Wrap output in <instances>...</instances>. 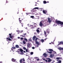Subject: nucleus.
Listing matches in <instances>:
<instances>
[{
    "label": "nucleus",
    "mask_w": 63,
    "mask_h": 63,
    "mask_svg": "<svg viewBox=\"0 0 63 63\" xmlns=\"http://www.w3.org/2000/svg\"><path fill=\"white\" fill-rule=\"evenodd\" d=\"M47 38H46L45 39H44L45 40H47Z\"/></svg>",
    "instance_id": "nucleus-55"
},
{
    "label": "nucleus",
    "mask_w": 63,
    "mask_h": 63,
    "mask_svg": "<svg viewBox=\"0 0 63 63\" xmlns=\"http://www.w3.org/2000/svg\"><path fill=\"white\" fill-rule=\"evenodd\" d=\"M28 51V50H27V49H26V52H27Z\"/></svg>",
    "instance_id": "nucleus-46"
},
{
    "label": "nucleus",
    "mask_w": 63,
    "mask_h": 63,
    "mask_svg": "<svg viewBox=\"0 0 63 63\" xmlns=\"http://www.w3.org/2000/svg\"><path fill=\"white\" fill-rule=\"evenodd\" d=\"M23 23H21V26H22V27H23Z\"/></svg>",
    "instance_id": "nucleus-28"
},
{
    "label": "nucleus",
    "mask_w": 63,
    "mask_h": 63,
    "mask_svg": "<svg viewBox=\"0 0 63 63\" xmlns=\"http://www.w3.org/2000/svg\"><path fill=\"white\" fill-rule=\"evenodd\" d=\"M60 24H61V25H63V22L61 21Z\"/></svg>",
    "instance_id": "nucleus-18"
},
{
    "label": "nucleus",
    "mask_w": 63,
    "mask_h": 63,
    "mask_svg": "<svg viewBox=\"0 0 63 63\" xmlns=\"http://www.w3.org/2000/svg\"><path fill=\"white\" fill-rule=\"evenodd\" d=\"M30 17H31V18H34V16H31Z\"/></svg>",
    "instance_id": "nucleus-31"
},
{
    "label": "nucleus",
    "mask_w": 63,
    "mask_h": 63,
    "mask_svg": "<svg viewBox=\"0 0 63 63\" xmlns=\"http://www.w3.org/2000/svg\"><path fill=\"white\" fill-rule=\"evenodd\" d=\"M48 21L49 23H50L51 22V20H50V18H48Z\"/></svg>",
    "instance_id": "nucleus-5"
},
{
    "label": "nucleus",
    "mask_w": 63,
    "mask_h": 63,
    "mask_svg": "<svg viewBox=\"0 0 63 63\" xmlns=\"http://www.w3.org/2000/svg\"><path fill=\"white\" fill-rule=\"evenodd\" d=\"M43 13L45 14H46V12L45 11V10H44L43 11Z\"/></svg>",
    "instance_id": "nucleus-24"
},
{
    "label": "nucleus",
    "mask_w": 63,
    "mask_h": 63,
    "mask_svg": "<svg viewBox=\"0 0 63 63\" xmlns=\"http://www.w3.org/2000/svg\"><path fill=\"white\" fill-rule=\"evenodd\" d=\"M24 40L26 41V42H27V39L26 38H25L24 39Z\"/></svg>",
    "instance_id": "nucleus-21"
},
{
    "label": "nucleus",
    "mask_w": 63,
    "mask_h": 63,
    "mask_svg": "<svg viewBox=\"0 0 63 63\" xmlns=\"http://www.w3.org/2000/svg\"><path fill=\"white\" fill-rule=\"evenodd\" d=\"M7 40H8L9 41H11L12 40L10 38H8V37L6 38Z\"/></svg>",
    "instance_id": "nucleus-16"
},
{
    "label": "nucleus",
    "mask_w": 63,
    "mask_h": 63,
    "mask_svg": "<svg viewBox=\"0 0 63 63\" xmlns=\"http://www.w3.org/2000/svg\"><path fill=\"white\" fill-rule=\"evenodd\" d=\"M33 54V52H31V55H32Z\"/></svg>",
    "instance_id": "nucleus-33"
},
{
    "label": "nucleus",
    "mask_w": 63,
    "mask_h": 63,
    "mask_svg": "<svg viewBox=\"0 0 63 63\" xmlns=\"http://www.w3.org/2000/svg\"><path fill=\"white\" fill-rule=\"evenodd\" d=\"M41 41L42 42H44V39H41Z\"/></svg>",
    "instance_id": "nucleus-26"
},
{
    "label": "nucleus",
    "mask_w": 63,
    "mask_h": 63,
    "mask_svg": "<svg viewBox=\"0 0 63 63\" xmlns=\"http://www.w3.org/2000/svg\"><path fill=\"white\" fill-rule=\"evenodd\" d=\"M18 39H20V37H18Z\"/></svg>",
    "instance_id": "nucleus-53"
},
{
    "label": "nucleus",
    "mask_w": 63,
    "mask_h": 63,
    "mask_svg": "<svg viewBox=\"0 0 63 63\" xmlns=\"http://www.w3.org/2000/svg\"><path fill=\"white\" fill-rule=\"evenodd\" d=\"M35 42L37 45H39V42H37V41H35Z\"/></svg>",
    "instance_id": "nucleus-11"
},
{
    "label": "nucleus",
    "mask_w": 63,
    "mask_h": 63,
    "mask_svg": "<svg viewBox=\"0 0 63 63\" xmlns=\"http://www.w3.org/2000/svg\"><path fill=\"white\" fill-rule=\"evenodd\" d=\"M43 56L45 57H47V54H46V53H44L43 54Z\"/></svg>",
    "instance_id": "nucleus-6"
},
{
    "label": "nucleus",
    "mask_w": 63,
    "mask_h": 63,
    "mask_svg": "<svg viewBox=\"0 0 63 63\" xmlns=\"http://www.w3.org/2000/svg\"><path fill=\"white\" fill-rule=\"evenodd\" d=\"M43 3L44 4H47V1H46L44 0V1H43Z\"/></svg>",
    "instance_id": "nucleus-20"
},
{
    "label": "nucleus",
    "mask_w": 63,
    "mask_h": 63,
    "mask_svg": "<svg viewBox=\"0 0 63 63\" xmlns=\"http://www.w3.org/2000/svg\"><path fill=\"white\" fill-rule=\"evenodd\" d=\"M23 43L24 44H26V42H25V41H23Z\"/></svg>",
    "instance_id": "nucleus-30"
},
{
    "label": "nucleus",
    "mask_w": 63,
    "mask_h": 63,
    "mask_svg": "<svg viewBox=\"0 0 63 63\" xmlns=\"http://www.w3.org/2000/svg\"><path fill=\"white\" fill-rule=\"evenodd\" d=\"M50 57H52V55H50Z\"/></svg>",
    "instance_id": "nucleus-49"
},
{
    "label": "nucleus",
    "mask_w": 63,
    "mask_h": 63,
    "mask_svg": "<svg viewBox=\"0 0 63 63\" xmlns=\"http://www.w3.org/2000/svg\"><path fill=\"white\" fill-rule=\"evenodd\" d=\"M53 52H54V54L55 53H56V52L53 51Z\"/></svg>",
    "instance_id": "nucleus-41"
},
{
    "label": "nucleus",
    "mask_w": 63,
    "mask_h": 63,
    "mask_svg": "<svg viewBox=\"0 0 63 63\" xmlns=\"http://www.w3.org/2000/svg\"><path fill=\"white\" fill-rule=\"evenodd\" d=\"M39 25L40 26H43V23L42 22H40V23Z\"/></svg>",
    "instance_id": "nucleus-7"
},
{
    "label": "nucleus",
    "mask_w": 63,
    "mask_h": 63,
    "mask_svg": "<svg viewBox=\"0 0 63 63\" xmlns=\"http://www.w3.org/2000/svg\"><path fill=\"white\" fill-rule=\"evenodd\" d=\"M32 49H35V47H32Z\"/></svg>",
    "instance_id": "nucleus-37"
},
{
    "label": "nucleus",
    "mask_w": 63,
    "mask_h": 63,
    "mask_svg": "<svg viewBox=\"0 0 63 63\" xmlns=\"http://www.w3.org/2000/svg\"><path fill=\"white\" fill-rule=\"evenodd\" d=\"M20 22V23H21V20H20L19 21Z\"/></svg>",
    "instance_id": "nucleus-35"
},
{
    "label": "nucleus",
    "mask_w": 63,
    "mask_h": 63,
    "mask_svg": "<svg viewBox=\"0 0 63 63\" xmlns=\"http://www.w3.org/2000/svg\"><path fill=\"white\" fill-rule=\"evenodd\" d=\"M35 6H37V5L36 4V5H35Z\"/></svg>",
    "instance_id": "nucleus-58"
},
{
    "label": "nucleus",
    "mask_w": 63,
    "mask_h": 63,
    "mask_svg": "<svg viewBox=\"0 0 63 63\" xmlns=\"http://www.w3.org/2000/svg\"><path fill=\"white\" fill-rule=\"evenodd\" d=\"M38 29H40V28H38Z\"/></svg>",
    "instance_id": "nucleus-61"
},
{
    "label": "nucleus",
    "mask_w": 63,
    "mask_h": 63,
    "mask_svg": "<svg viewBox=\"0 0 63 63\" xmlns=\"http://www.w3.org/2000/svg\"><path fill=\"white\" fill-rule=\"evenodd\" d=\"M26 33H24V34H23V35H24V36H25V35H26Z\"/></svg>",
    "instance_id": "nucleus-40"
},
{
    "label": "nucleus",
    "mask_w": 63,
    "mask_h": 63,
    "mask_svg": "<svg viewBox=\"0 0 63 63\" xmlns=\"http://www.w3.org/2000/svg\"><path fill=\"white\" fill-rule=\"evenodd\" d=\"M16 48H19V46L17 45H16Z\"/></svg>",
    "instance_id": "nucleus-19"
},
{
    "label": "nucleus",
    "mask_w": 63,
    "mask_h": 63,
    "mask_svg": "<svg viewBox=\"0 0 63 63\" xmlns=\"http://www.w3.org/2000/svg\"><path fill=\"white\" fill-rule=\"evenodd\" d=\"M12 61L13 62H15V61H16V60H15L14 58H12Z\"/></svg>",
    "instance_id": "nucleus-13"
},
{
    "label": "nucleus",
    "mask_w": 63,
    "mask_h": 63,
    "mask_svg": "<svg viewBox=\"0 0 63 63\" xmlns=\"http://www.w3.org/2000/svg\"><path fill=\"white\" fill-rule=\"evenodd\" d=\"M0 63H3V62L1 61V62H0Z\"/></svg>",
    "instance_id": "nucleus-52"
},
{
    "label": "nucleus",
    "mask_w": 63,
    "mask_h": 63,
    "mask_svg": "<svg viewBox=\"0 0 63 63\" xmlns=\"http://www.w3.org/2000/svg\"><path fill=\"white\" fill-rule=\"evenodd\" d=\"M12 48H16V47H12Z\"/></svg>",
    "instance_id": "nucleus-39"
},
{
    "label": "nucleus",
    "mask_w": 63,
    "mask_h": 63,
    "mask_svg": "<svg viewBox=\"0 0 63 63\" xmlns=\"http://www.w3.org/2000/svg\"><path fill=\"white\" fill-rule=\"evenodd\" d=\"M9 35L10 38H11V39H13V36H12V34L9 33Z\"/></svg>",
    "instance_id": "nucleus-4"
},
{
    "label": "nucleus",
    "mask_w": 63,
    "mask_h": 63,
    "mask_svg": "<svg viewBox=\"0 0 63 63\" xmlns=\"http://www.w3.org/2000/svg\"><path fill=\"white\" fill-rule=\"evenodd\" d=\"M61 59V58L60 57H57L56 58V59L57 60H59V59Z\"/></svg>",
    "instance_id": "nucleus-14"
},
{
    "label": "nucleus",
    "mask_w": 63,
    "mask_h": 63,
    "mask_svg": "<svg viewBox=\"0 0 63 63\" xmlns=\"http://www.w3.org/2000/svg\"><path fill=\"white\" fill-rule=\"evenodd\" d=\"M49 44H51V43H49Z\"/></svg>",
    "instance_id": "nucleus-64"
},
{
    "label": "nucleus",
    "mask_w": 63,
    "mask_h": 63,
    "mask_svg": "<svg viewBox=\"0 0 63 63\" xmlns=\"http://www.w3.org/2000/svg\"><path fill=\"white\" fill-rule=\"evenodd\" d=\"M43 60H45V59H43Z\"/></svg>",
    "instance_id": "nucleus-54"
},
{
    "label": "nucleus",
    "mask_w": 63,
    "mask_h": 63,
    "mask_svg": "<svg viewBox=\"0 0 63 63\" xmlns=\"http://www.w3.org/2000/svg\"><path fill=\"white\" fill-rule=\"evenodd\" d=\"M44 33L45 34H47V32H46L45 31H44Z\"/></svg>",
    "instance_id": "nucleus-29"
},
{
    "label": "nucleus",
    "mask_w": 63,
    "mask_h": 63,
    "mask_svg": "<svg viewBox=\"0 0 63 63\" xmlns=\"http://www.w3.org/2000/svg\"><path fill=\"white\" fill-rule=\"evenodd\" d=\"M34 24H36V23H34Z\"/></svg>",
    "instance_id": "nucleus-62"
},
{
    "label": "nucleus",
    "mask_w": 63,
    "mask_h": 63,
    "mask_svg": "<svg viewBox=\"0 0 63 63\" xmlns=\"http://www.w3.org/2000/svg\"><path fill=\"white\" fill-rule=\"evenodd\" d=\"M35 25H30L28 26L29 27H31V29H33V28H34V27H35Z\"/></svg>",
    "instance_id": "nucleus-1"
},
{
    "label": "nucleus",
    "mask_w": 63,
    "mask_h": 63,
    "mask_svg": "<svg viewBox=\"0 0 63 63\" xmlns=\"http://www.w3.org/2000/svg\"><path fill=\"white\" fill-rule=\"evenodd\" d=\"M51 43L52 44H54L53 42H51Z\"/></svg>",
    "instance_id": "nucleus-51"
},
{
    "label": "nucleus",
    "mask_w": 63,
    "mask_h": 63,
    "mask_svg": "<svg viewBox=\"0 0 63 63\" xmlns=\"http://www.w3.org/2000/svg\"><path fill=\"white\" fill-rule=\"evenodd\" d=\"M23 49H25H25H26V48H25V47H23Z\"/></svg>",
    "instance_id": "nucleus-36"
},
{
    "label": "nucleus",
    "mask_w": 63,
    "mask_h": 63,
    "mask_svg": "<svg viewBox=\"0 0 63 63\" xmlns=\"http://www.w3.org/2000/svg\"><path fill=\"white\" fill-rule=\"evenodd\" d=\"M36 38V36H34L32 37V39L33 41L34 40H35V38Z\"/></svg>",
    "instance_id": "nucleus-10"
},
{
    "label": "nucleus",
    "mask_w": 63,
    "mask_h": 63,
    "mask_svg": "<svg viewBox=\"0 0 63 63\" xmlns=\"http://www.w3.org/2000/svg\"><path fill=\"white\" fill-rule=\"evenodd\" d=\"M36 31L37 33H39L40 32V31H39V30L38 29L36 30Z\"/></svg>",
    "instance_id": "nucleus-22"
},
{
    "label": "nucleus",
    "mask_w": 63,
    "mask_h": 63,
    "mask_svg": "<svg viewBox=\"0 0 63 63\" xmlns=\"http://www.w3.org/2000/svg\"><path fill=\"white\" fill-rule=\"evenodd\" d=\"M47 3H49V2L47 1Z\"/></svg>",
    "instance_id": "nucleus-56"
},
{
    "label": "nucleus",
    "mask_w": 63,
    "mask_h": 63,
    "mask_svg": "<svg viewBox=\"0 0 63 63\" xmlns=\"http://www.w3.org/2000/svg\"><path fill=\"white\" fill-rule=\"evenodd\" d=\"M20 32H21H21H22V31H20Z\"/></svg>",
    "instance_id": "nucleus-60"
},
{
    "label": "nucleus",
    "mask_w": 63,
    "mask_h": 63,
    "mask_svg": "<svg viewBox=\"0 0 63 63\" xmlns=\"http://www.w3.org/2000/svg\"><path fill=\"white\" fill-rule=\"evenodd\" d=\"M61 21H60L57 20L56 21V22L57 24H59L60 23Z\"/></svg>",
    "instance_id": "nucleus-3"
},
{
    "label": "nucleus",
    "mask_w": 63,
    "mask_h": 63,
    "mask_svg": "<svg viewBox=\"0 0 63 63\" xmlns=\"http://www.w3.org/2000/svg\"><path fill=\"white\" fill-rule=\"evenodd\" d=\"M45 61L46 62H47V60H45Z\"/></svg>",
    "instance_id": "nucleus-47"
},
{
    "label": "nucleus",
    "mask_w": 63,
    "mask_h": 63,
    "mask_svg": "<svg viewBox=\"0 0 63 63\" xmlns=\"http://www.w3.org/2000/svg\"><path fill=\"white\" fill-rule=\"evenodd\" d=\"M47 31L46 32H47V33L48 34H49V32L48 31V30L47 29Z\"/></svg>",
    "instance_id": "nucleus-23"
},
{
    "label": "nucleus",
    "mask_w": 63,
    "mask_h": 63,
    "mask_svg": "<svg viewBox=\"0 0 63 63\" xmlns=\"http://www.w3.org/2000/svg\"><path fill=\"white\" fill-rule=\"evenodd\" d=\"M30 44L29 43H28V46H27V47H30Z\"/></svg>",
    "instance_id": "nucleus-17"
},
{
    "label": "nucleus",
    "mask_w": 63,
    "mask_h": 63,
    "mask_svg": "<svg viewBox=\"0 0 63 63\" xmlns=\"http://www.w3.org/2000/svg\"><path fill=\"white\" fill-rule=\"evenodd\" d=\"M39 9V8L38 7H35L33 9Z\"/></svg>",
    "instance_id": "nucleus-25"
},
{
    "label": "nucleus",
    "mask_w": 63,
    "mask_h": 63,
    "mask_svg": "<svg viewBox=\"0 0 63 63\" xmlns=\"http://www.w3.org/2000/svg\"><path fill=\"white\" fill-rule=\"evenodd\" d=\"M21 36H22V37H23H23H24V38H25V36L23 35H22Z\"/></svg>",
    "instance_id": "nucleus-38"
},
{
    "label": "nucleus",
    "mask_w": 63,
    "mask_h": 63,
    "mask_svg": "<svg viewBox=\"0 0 63 63\" xmlns=\"http://www.w3.org/2000/svg\"><path fill=\"white\" fill-rule=\"evenodd\" d=\"M29 41H30V42L32 41V40H31V39H29Z\"/></svg>",
    "instance_id": "nucleus-42"
},
{
    "label": "nucleus",
    "mask_w": 63,
    "mask_h": 63,
    "mask_svg": "<svg viewBox=\"0 0 63 63\" xmlns=\"http://www.w3.org/2000/svg\"><path fill=\"white\" fill-rule=\"evenodd\" d=\"M45 36L46 37H47V34H45Z\"/></svg>",
    "instance_id": "nucleus-43"
},
{
    "label": "nucleus",
    "mask_w": 63,
    "mask_h": 63,
    "mask_svg": "<svg viewBox=\"0 0 63 63\" xmlns=\"http://www.w3.org/2000/svg\"><path fill=\"white\" fill-rule=\"evenodd\" d=\"M19 50L20 51V52H22V53H23V50L22 49H20Z\"/></svg>",
    "instance_id": "nucleus-12"
},
{
    "label": "nucleus",
    "mask_w": 63,
    "mask_h": 63,
    "mask_svg": "<svg viewBox=\"0 0 63 63\" xmlns=\"http://www.w3.org/2000/svg\"><path fill=\"white\" fill-rule=\"evenodd\" d=\"M21 40H23V38L22 37L21 38Z\"/></svg>",
    "instance_id": "nucleus-45"
},
{
    "label": "nucleus",
    "mask_w": 63,
    "mask_h": 63,
    "mask_svg": "<svg viewBox=\"0 0 63 63\" xmlns=\"http://www.w3.org/2000/svg\"><path fill=\"white\" fill-rule=\"evenodd\" d=\"M6 3H8V0H6Z\"/></svg>",
    "instance_id": "nucleus-48"
},
{
    "label": "nucleus",
    "mask_w": 63,
    "mask_h": 63,
    "mask_svg": "<svg viewBox=\"0 0 63 63\" xmlns=\"http://www.w3.org/2000/svg\"><path fill=\"white\" fill-rule=\"evenodd\" d=\"M26 14L27 15H26L27 16L28 15H29V14H31V13H26Z\"/></svg>",
    "instance_id": "nucleus-27"
},
{
    "label": "nucleus",
    "mask_w": 63,
    "mask_h": 63,
    "mask_svg": "<svg viewBox=\"0 0 63 63\" xmlns=\"http://www.w3.org/2000/svg\"><path fill=\"white\" fill-rule=\"evenodd\" d=\"M20 18H19V21H20Z\"/></svg>",
    "instance_id": "nucleus-50"
},
{
    "label": "nucleus",
    "mask_w": 63,
    "mask_h": 63,
    "mask_svg": "<svg viewBox=\"0 0 63 63\" xmlns=\"http://www.w3.org/2000/svg\"><path fill=\"white\" fill-rule=\"evenodd\" d=\"M60 44L63 45V42L62 41L60 42L58 44V45H60Z\"/></svg>",
    "instance_id": "nucleus-8"
},
{
    "label": "nucleus",
    "mask_w": 63,
    "mask_h": 63,
    "mask_svg": "<svg viewBox=\"0 0 63 63\" xmlns=\"http://www.w3.org/2000/svg\"><path fill=\"white\" fill-rule=\"evenodd\" d=\"M40 63H44L43 62H41Z\"/></svg>",
    "instance_id": "nucleus-63"
},
{
    "label": "nucleus",
    "mask_w": 63,
    "mask_h": 63,
    "mask_svg": "<svg viewBox=\"0 0 63 63\" xmlns=\"http://www.w3.org/2000/svg\"><path fill=\"white\" fill-rule=\"evenodd\" d=\"M48 62H51V59H50L49 58H48Z\"/></svg>",
    "instance_id": "nucleus-9"
},
{
    "label": "nucleus",
    "mask_w": 63,
    "mask_h": 63,
    "mask_svg": "<svg viewBox=\"0 0 63 63\" xmlns=\"http://www.w3.org/2000/svg\"><path fill=\"white\" fill-rule=\"evenodd\" d=\"M40 59H36V60L37 61H39V60Z\"/></svg>",
    "instance_id": "nucleus-44"
},
{
    "label": "nucleus",
    "mask_w": 63,
    "mask_h": 63,
    "mask_svg": "<svg viewBox=\"0 0 63 63\" xmlns=\"http://www.w3.org/2000/svg\"><path fill=\"white\" fill-rule=\"evenodd\" d=\"M61 63V61L60 60H59V61L58 63Z\"/></svg>",
    "instance_id": "nucleus-32"
},
{
    "label": "nucleus",
    "mask_w": 63,
    "mask_h": 63,
    "mask_svg": "<svg viewBox=\"0 0 63 63\" xmlns=\"http://www.w3.org/2000/svg\"><path fill=\"white\" fill-rule=\"evenodd\" d=\"M38 38L36 37V38L35 39V42H36V41H37L38 40Z\"/></svg>",
    "instance_id": "nucleus-34"
},
{
    "label": "nucleus",
    "mask_w": 63,
    "mask_h": 63,
    "mask_svg": "<svg viewBox=\"0 0 63 63\" xmlns=\"http://www.w3.org/2000/svg\"><path fill=\"white\" fill-rule=\"evenodd\" d=\"M24 52H25V51H24Z\"/></svg>",
    "instance_id": "nucleus-57"
},
{
    "label": "nucleus",
    "mask_w": 63,
    "mask_h": 63,
    "mask_svg": "<svg viewBox=\"0 0 63 63\" xmlns=\"http://www.w3.org/2000/svg\"><path fill=\"white\" fill-rule=\"evenodd\" d=\"M58 49L59 50H63V48H59Z\"/></svg>",
    "instance_id": "nucleus-15"
},
{
    "label": "nucleus",
    "mask_w": 63,
    "mask_h": 63,
    "mask_svg": "<svg viewBox=\"0 0 63 63\" xmlns=\"http://www.w3.org/2000/svg\"><path fill=\"white\" fill-rule=\"evenodd\" d=\"M49 50V51H50V52H49V51H47V52L48 53H52V51H53V50H52V49H48Z\"/></svg>",
    "instance_id": "nucleus-2"
},
{
    "label": "nucleus",
    "mask_w": 63,
    "mask_h": 63,
    "mask_svg": "<svg viewBox=\"0 0 63 63\" xmlns=\"http://www.w3.org/2000/svg\"><path fill=\"white\" fill-rule=\"evenodd\" d=\"M19 13V12H17V14H18V13Z\"/></svg>",
    "instance_id": "nucleus-59"
}]
</instances>
